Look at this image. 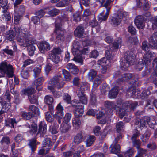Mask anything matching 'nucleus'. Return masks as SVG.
I'll list each match as a JSON object with an SVG mask.
<instances>
[{
    "label": "nucleus",
    "mask_w": 157,
    "mask_h": 157,
    "mask_svg": "<svg viewBox=\"0 0 157 157\" xmlns=\"http://www.w3.org/2000/svg\"><path fill=\"white\" fill-rule=\"evenodd\" d=\"M118 93V89L116 86L113 88L109 91V96L111 98H115Z\"/></svg>",
    "instance_id": "obj_24"
},
{
    "label": "nucleus",
    "mask_w": 157,
    "mask_h": 157,
    "mask_svg": "<svg viewBox=\"0 0 157 157\" xmlns=\"http://www.w3.org/2000/svg\"><path fill=\"white\" fill-rule=\"evenodd\" d=\"M36 140L35 139H32L30 140L29 144L33 151H35L36 149Z\"/></svg>",
    "instance_id": "obj_57"
},
{
    "label": "nucleus",
    "mask_w": 157,
    "mask_h": 157,
    "mask_svg": "<svg viewBox=\"0 0 157 157\" xmlns=\"http://www.w3.org/2000/svg\"><path fill=\"white\" fill-rule=\"evenodd\" d=\"M41 67L39 66V67H35L33 70V71L34 73V77L36 78L38 76L39 74L41 72Z\"/></svg>",
    "instance_id": "obj_59"
},
{
    "label": "nucleus",
    "mask_w": 157,
    "mask_h": 157,
    "mask_svg": "<svg viewBox=\"0 0 157 157\" xmlns=\"http://www.w3.org/2000/svg\"><path fill=\"white\" fill-rule=\"evenodd\" d=\"M6 73L9 78L13 75V70L12 65L7 64L6 62H3L0 64V77L4 76Z\"/></svg>",
    "instance_id": "obj_4"
},
{
    "label": "nucleus",
    "mask_w": 157,
    "mask_h": 157,
    "mask_svg": "<svg viewBox=\"0 0 157 157\" xmlns=\"http://www.w3.org/2000/svg\"><path fill=\"white\" fill-rule=\"evenodd\" d=\"M121 20L117 17H113L111 19V24L115 26H117L120 24Z\"/></svg>",
    "instance_id": "obj_42"
},
{
    "label": "nucleus",
    "mask_w": 157,
    "mask_h": 157,
    "mask_svg": "<svg viewBox=\"0 0 157 157\" xmlns=\"http://www.w3.org/2000/svg\"><path fill=\"white\" fill-rule=\"evenodd\" d=\"M97 71L94 69L90 70L87 74L88 79L90 80H93L97 76Z\"/></svg>",
    "instance_id": "obj_33"
},
{
    "label": "nucleus",
    "mask_w": 157,
    "mask_h": 157,
    "mask_svg": "<svg viewBox=\"0 0 157 157\" xmlns=\"http://www.w3.org/2000/svg\"><path fill=\"white\" fill-rule=\"evenodd\" d=\"M56 111L55 114L56 117L63 118L64 115L63 109L60 103H59L56 108Z\"/></svg>",
    "instance_id": "obj_18"
},
{
    "label": "nucleus",
    "mask_w": 157,
    "mask_h": 157,
    "mask_svg": "<svg viewBox=\"0 0 157 157\" xmlns=\"http://www.w3.org/2000/svg\"><path fill=\"white\" fill-rule=\"evenodd\" d=\"M39 48L40 52L44 53L45 51H48L50 50V46L48 42H44L40 43Z\"/></svg>",
    "instance_id": "obj_19"
},
{
    "label": "nucleus",
    "mask_w": 157,
    "mask_h": 157,
    "mask_svg": "<svg viewBox=\"0 0 157 157\" xmlns=\"http://www.w3.org/2000/svg\"><path fill=\"white\" fill-rule=\"evenodd\" d=\"M70 127L71 126L67 123L63 122L61 125V132L63 133H65L69 131Z\"/></svg>",
    "instance_id": "obj_26"
},
{
    "label": "nucleus",
    "mask_w": 157,
    "mask_h": 157,
    "mask_svg": "<svg viewBox=\"0 0 157 157\" xmlns=\"http://www.w3.org/2000/svg\"><path fill=\"white\" fill-rule=\"evenodd\" d=\"M45 12L44 10H40L35 12V14L40 18L42 17L44 15Z\"/></svg>",
    "instance_id": "obj_63"
},
{
    "label": "nucleus",
    "mask_w": 157,
    "mask_h": 157,
    "mask_svg": "<svg viewBox=\"0 0 157 157\" xmlns=\"http://www.w3.org/2000/svg\"><path fill=\"white\" fill-rule=\"evenodd\" d=\"M49 84L53 86H56L58 88L63 87L65 83L63 81V78L59 74L55 75L49 82Z\"/></svg>",
    "instance_id": "obj_5"
},
{
    "label": "nucleus",
    "mask_w": 157,
    "mask_h": 157,
    "mask_svg": "<svg viewBox=\"0 0 157 157\" xmlns=\"http://www.w3.org/2000/svg\"><path fill=\"white\" fill-rule=\"evenodd\" d=\"M133 149L130 148L125 152L124 155L125 157H132L133 155Z\"/></svg>",
    "instance_id": "obj_60"
},
{
    "label": "nucleus",
    "mask_w": 157,
    "mask_h": 157,
    "mask_svg": "<svg viewBox=\"0 0 157 157\" xmlns=\"http://www.w3.org/2000/svg\"><path fill=\"white\" fill-rule=\"evenodd\" d=\"M66 67L73 74H77L79 71V70L77 67L75 65L72 64L71 63L67 64Z\"/></svg>",
    "instance_id": "obj_21"
},
{
    "label": "nucleus",
    "mask_w": 157,
    "mask_h": 157,
    "mask_svg": "<svg viewBox=\"0 0 157 157\" xmlns=\"http://www.w3.org/2000/svg\"><path fill=\"white\" fill-rule=\"evenodd\" d=\"M53 109L52 106H49V110L50 111L47 112L45 113L46 119L49 122H51L53 121L54 117L52 115V110Z\"/></svg>",
    "instance_id": "obj_23"
},
{
    "label": "nucleus",
    "mask_w": 157,
    "mask_h": 157,
    "mask_svg": "<svg viewBox=\"0 0 157 157\" xmlns=\"http://www.w3.org/2000/svg\"><path fill=\"white\" fill-rule=\"evenodd\" d=\"M53 144V143L49 138H47L44 139L43 141V147L46 148V154L49 152Z\"/></svg>",
    "instance_id": "obj_13"
},
{
    "label": "nucleus",
    "mask_w": 157,
    "mask_h": 157,
    "mask_svg": "<svg viewBox=\"0 0 157 157\" xmlns=\"http://www.w3.org/2000/svg\"><path fill=\"white\" fill-rule=\"evenodd\" d=\"M102 76L98 75L94 78L93 85L92 90L96 91V88L101 83Z\"/></svg>",
    "instance_id": "obj_14"
},
{
    "label": "nucleus",
    "mask_w": 157,
    "mask_h": 157,
    "mask_svg": "<svg viewBox=\"0 0 157 157\" xmlns=\"http://www.w3.org/2000/svg\"><path fill=\"white\" fill-rule=\"evenodd\" d=\"M120 147L119 144L113 143L111 152L112 153L117 154L120 151Z\"/></svg>",
    "instance_id": "obj_37"
},
{
    "label": "nucleus",
    "mask_w": 157,
    "mask_h": 157,
    "mask_svg": "<svg viewBox=\"0 0 157 157\" xmlns=\"http://www.w3.org/2000/svg\"><path fill=\"white\" fill-rule=\"evenodd\" d=\"M28 99L31 103L34 104L37 102V97L34 94H32L31 95L29 96Z\"/></svg>",
    "instance_id": "obj_50"
},
{
    "label": "nucleus",
    "mask_w": 157,
    "mask_h": 157,
    "mask_svg": "<svg viewBox=\"0 0 157 157\" xmlns=\"http://www.w3.org/2000/svg\"><path fill=\"white\" fill-rule=\"evenodd\" d=\"M152 24V28L153 29H156L157 28V16L155 17L152 18L151 21Z\"/></svg>",
    "instance_id": "obj_64"
},
{
    "label": "nucleus",
    "mask_w": 157,
    "mask_h": 157,
    "mask_svg": "<svg viewBox=\"0 0 157 157\" xmlns=\"http://www.w3.org/2000/svg\"><path fill=\"white\" fill-rule=\"evenodd\" d=\"M96 92V90L94 91L92 90L90 97V102L92 105L95 104L97 102Z\"/></svg>",
    "instance_id": "obj_36"
},
{
    "label": "nucleus",
    "mask_w": 157,
    "mask_h": 157,
    "mask_svg": "<svg viewBox=\"0 0 157 157\" xmlns=\"http://www.w3.org/2000/svg\"><path fill=\"white\" fill-rule=\"evenodd\" d=\"M58 127V125H57L56 123H54L53 125L50 126L49 131L52 134H56L58 132L57 129Z\"/></svg>",
    "instance_id": "obj_32"
},
{
    "label": "nucleus",
    "mask_w": 157,
    "mask_h": 157,
    "mask_svg": "<svg viewBox=\"0 0 157 157\" xmlns=\"http://www.w3.org/2000/svg\"><path fill=\"white\" fill-rule=\"evenodd\" d=\"M2 108L0 111V115L5 113L7 112L11 106L10 103H6L5 102L2 104Z\"/></svg>",
    "instance_id": "obj_25"
},
{
    "label": "nucleus",
    "mask_w": 157,
    "mask_h": 157,
    "mask_svg": "<svg viewBox=\"0 0 157 157\" xmlns=\"http://www.w3.org/2000/svg\"><path fill=\"white\" fill-rule=\"evenodd\" d=\"M150 135V133L148 132L144 133L141 138L142 141L145 143H147L149 138Z\"/></svg>",
    "instance_id": "obj_58"
},
{
    "label": "nucleus",
    "mask_w": 157,
    "mask_h": 157,
    "mask_svg": "<svg viewBox=\"0 0 157 157\" xmlns=\"http://www.w3.org/2000/svg\"><path fill=\"white\" fill-rule=\"evenodd\" d=\"M10 140L8 137H4L2 138L0 143L2 145L7 147L8 145L10 143Z\"/></svg>",
    "instance_id": "obj_45"
},
{
    "label": "nucleus",
    "mask_w": 157,
    "mask_h": 157,
    "mask_svg": "<svg viewBox=\"0 0 157 157\" xmlns=\"http://www.w3.org/2000/svg\"><path fill=\"white\" fill-rule=\"evenodd\" d=\"M122 107L117 109V114L119 117L122 118L126 114V111L128 108V106H126V105H123Z\"/></svg>",
    "instance_id": "obj_15"
},
{
    "label": "nucleus",
    "mask_w": 157,
    "mask_h": 157,
    "mask_svg": "<svg viewBox=\"0 0 157 157\" xmlns=\"http://www.w3.org/2000/svg\"><path fill=\"white\" fill-rule=\"evenodd\" d=\"M21 115L26 120H29L33 117V114L32 113L22 112L21 113Z\"/></svg>",
    "instance_id": "obj_62"
},
{
    "label": "nucleus",
    "mask_w": 157,
    "mask_h": 157,
    "mask_svg": "<svg viewBox=\"0 0 157 157\" xmlns=\"http://www.w3.org/2000/svg\"><path fill=\"white\" fill-rule=\"evenodd\" d=\"M135 55L132 51H127L124 59L121 60L120 64L122 70H126L130 65H133L135 62Z\"/></svg>",
    "instance_id": "obj_2"
},
{
    "label": "nucleus",
    "mask_w": 157,
    "mask_h": 157,
    "mask_svg": "<svg viewBox=\"0 0 157 157\" xmlns=\"http://www.w3.org/2000/svg\"><path fill=\"white\" fill-rule=\"evenodd\" d=\"M44 80V79L42 77H40L36 79L33 83L34 85L36 86V89H37V87L41 84V83Z\"/></svg>",
    "instance_id": "obj_52"
},
{
    "label": "nucleus",
    "mask_w": 157,
    "mask_h": 157,
    "mask_svg": "<svg viewBox=\"0 0 157 157\" xmlns=\"http://www.w3.org/2000/svg\"><path fill=\"white\" fill-rule=\"evenodd\" d=\"M128 41L130 43L135 44L138 42V40L136 36H131L129 37Z\"/></svg>",
    "instance_id": "obj_54"
},
{
    "label": "nucleus",
    "mask_w": 157,
    "mask_h": 157,
    "mask_svg": "<svg viewBox=\"0 0 157 157\" xmlns=\"http://www.w3.org/2000/svg\"><path fill=\"white\" fill-rule=\"evenodd\" d=\"M48 59L52 60L56 63H57L59 61V58L56 54H49Z\"/></svg>",
    "instance_id": "obj_38"
},
{
    "label": "nucleus",
    "mask_w": 157,
    "mask_h": 157,
    "mask_svg": "<svg viewBox=\"0 0 157 157\" xmlns=\"http://www.w3.org/2000/svg\"><path fill=\"white\" fill-rule=\"evenodd\" d=\"M7 0H0V6L3 9V12H6L7 10Z\"/></svg>",
    "instance_id": "obj_40"
},
{
    "label": "nucleus",
    "mask_w": 157,
    "mask_h": 157,
    "mask_svg": "<svg viewBox=\"0 0 157 157\" xmlns=\"http://www.w3.org/2000/svg\"><path fill=\"white\" fill-rule=\"evenodd\" d=\"M59 12V10L56 8H54L50 10L48 12V14L52 17H54L58 15Z\"/></svg>",
    "instance_id": "obj_56"
},
{
    "label": "nucleus",
    "mask_w": 157,
    "mask_h": 157,
    "mask_svg": "<svg viewBox=\"0 0 157 157\" xmlns=\"http://www.w3.org/2000/svg\"><path fill=\"white\" fill-rule=\"evenodd\" d=\"M95 140V137L94 136H90L86 140V144L87 147L90 146Z\"/></svg>",
    "instance_id": "obj_39"
},
{
    "label": "nucleus",
    "mask_w": 157,
    "mask_h": 157,
    "mask_svg": "<svg viewBox=\"0 0 157 157\" xmlns=\"http://www.w3.org/2000/svg\"><path fill=\"white\" fill-rule=\"evenodd\" d=\"M79 79L78 77H75L73 80V83L74 85L77 86V89H78V87L81 84H82L85 87V89L86 88V86L82 82H79Z\"/></svg>",
    "instance_id": "obj_55"
},
{
    "label": "nucleus",
    "mask_w": 157,
    "mask_h": 157,
    "mask_svg": "<svg viewBox=\"0 0 157 157\" xmlns=\"http://www.w3.org/2000/svg\"><path fill=\"white\" fill-rule=\"evenodd\" d=\"M105 105L109 110V112L111 113L115 110V106L113 102L109 101H106Z\"/></svg>",
    "instance_id": "obj_28"
},
{
    "label": "nucleus",
    "mask_w": 157,
    "mask_h": 157,
    "mask_svg": "<svg viewBox=\"0 0 157 157\" xmlns=\"http://www.w3.org/2000/svg\"><path fill=\"white\" fill-rule=\"evenodd\" d=\"M35 46L33 44L29 45L28 48V50L29 55L32 56L34 54V52L35 50Z\"/></svg>",
    "instance_id": "obj_53"
},
{
    "label": "nucleus",
    "mask_w": 157,
    "mask_h": 157,
    "mask_svg": "<svg viewBox=\"0 0 157 157\" xmlns=\"http://www.w3.org/2000/svg\"><path fill=\"white\" fill-rule=\"evenodd\" d=\"M72 46V52L74 56L73 60L77 62L82 63V48L80 43L78 41H74Z\"/></svg>",
    "instance_id": "obj_3"
},
{
    "label": "nucleus",
    "mask_w": 157,
    "mask_h": 157,
    "mask_svg": "<svg viewBox=\"0 0 157 157\" xmlns=\"http://www.w3.org/2000/svg\"><path fill=\"white\" fill-rule=\"evenodd\" d=\"M104 115L102 112H99V113L97 115V118L99 120L98 122L100 124H102L105 122V119L102 120V118H103Z\"/></svg>",
    "instance_id": "obj_47"
},
{
    "label": "nucleus",
    "mask_w": 157,
    "mask_h": 157,
    "mask_svg": "<svg viewBox=\"0 0 157 157\" xmlns=\"http://www.w3.org/2000/svg\"><path fill=\"white\" fill-rule=\"evenodd\" d=\"M19 83L18 79L14 77V82L13 80H10L9 81L10 90L11 93L15 95L16 96L18 95V92L14 89L15 85H18Z\"/></svg>",
    "instance_id": "obj_12"
},
{
    "label": "nucleus",
    "mask_w": 157,
    "mask_h": 157,
    "mask_svg": "<svg viewBox=\"0 0 157 157\" xmlns=\"http://www.w3.org/2000/svg\"><path fill=\"white\" fill-rule=\"evenodd\" d=\"M35 91V90L34 88L29 87L22 90L23 94L27 95L28 97L29 96L31 95L32 94H34Z\"/></svg>",
    "instance_id": "obj_31"
},
{
    "label": "nucleus",
    "mask_w": 157,
    "mask_h": 157,
    "mask_svg": "<svg viewBox=\"0 0 157 157\" xmlns=\"http://www.w3.org/2000/svg\"><path fill=\"white\" fill-rule=\"evenodd\" d=\"M38 132L41 134H45L47 130V124L44 122H41L39 126Z\"/></svg>",
    "instance_id": "obj_22"
},
{
    "label": "nucleus",
    "mask_w": 157,
    "mask_h": 157,
    "mask_svg": "<svg viewBox=\"0 0 157 157\" xmlns=\"http://www.w3.org/2000/svg\"><path fill=\"white\" fill-rule=\"evenodd\" d=\"M84 28L82 25L77 26L74 31L75 35L78 37H82L84 36Z\"/></svg>",
    "instance_id": "obj_17"
},
{
    "label": "nucleus",
    "mask_w": 157,
    "mask_h": 157,
    "mask_svg": "<svg viewBox=\"0 0 157 157\" xmlns=\"http://www.w3.org/2000/svg\"><path fill=\"white\" fill-rule=\"evenodd\" d=\"M85 89L84 85L81 84L78 87V89H77L76 93L77 95L79 98V101L82 104H86L87 103V100L85 95L84 94L85 92Z\"/></svg>",
    "instance_id": "obj_6"
},
{
    "label": "nucleus",
    "mask_w": 157,
    "mask_h": 157,
    "mask_svg": "<svg viewBox=\"0 0 157 157\" xmlns=\"http://www.w3.org/2000/svg\"><path fill=\"white\" fill-rule=\"evenodd\" d=\"M76 110L74 111V114L75 116L77 117H82L84 111L83 110V106H80V107L76 109Z\"/></svg>",
    "instance_id": "obj_30"
},
{
    "label": "nucleus",
    "mask_w": 157,
    "mask_h": 157,
    "mask_svg": "<svg viewBox=\"0 0 157 157\" xmlns=\"http://www.w3.org/2000/svg\"><path fill=\"white\" fill-rule=\"evenodd\" d=\"M152 120H151L149 117H144L140 120H137L135 122L136 128H140L144 127L147 123L148 124H154L152 122Z\"/></svg>",
    "instance_id": "obj_8"
},
{
    "label": "nucleus",
    "mask_w": 157,
    "mask_h": 157,
    "mask_svg": "<svg viewBox=\"0 0 157 157\" xmlns=\"http://www.w3.org/2000/svg\"><path fill=\"white\" fill-rule=\"evenodd\" d=\"M139 91L136 89L133 84L131 85L127 90V95L135 98H139Z\"/></svg>",
    "instance_id": "obj_10"
},
{
    "label": "nucleus",
    "mask_w": 157,
    "mask_h": 157,
    "mask_svg": "<svg viewBox=\"0 0 157 157\" xmlns=\"http://www.w3.org/2000/svg\"><path fill=\"white\" fill-rule=\"evenodd\" d=\"M106 9V12L105 14L103 16L102 15L104 14L103 12H102L100 14V15L101 16V17H99V19H101L102 21H106L108 17L110 11V8H109L108 7H105Z\"/></svg>",
    "instance_id": "obj_46"
},
{
    "label": "nucleus",
    "mask_w": 157,
    "mask_h": 157,
    "mask_svg": "<svg viewBox=\"0 0 157 157\" xmlns=\"http://www.w3.org/2000/svg\"><path fill=\"white\" fill-rule=\"evenodd\" d=\"M150 94V92L149 90H144L140 94L141 98L142 99L147 98L148 96Z\"/></svg>",
    "instance_id": "obj_61"
},
{
    "label": "nucleus",
    "mask_w": 157,
    "mask_h": 157,
    "mask_svg": "<svg viewBox=\"0 0 157 157\" xmlns=\"http://www.w3.org/2000/svg\"><path fill=\"white\" fill-rule=\"evenodd\" d=\"M150 46L152 49H157V32L148 37Z\"/></svg>",
    "instance_id": "obj_11"
},
{
    "label": "nucleus",
    "mask_w": 157,
    "mask_h": 157,
    "mask_svg": "<svg viewBox=\"0 0 157 157\" xmlns=\"http://www.w3.org/2000/svg\"><path fill=\"white\" fill-rule=\"evenodd\" d=\"M17 122L14 118H9L6 121V125L10 127L11 128L14 127V124H16Z\"/></svg>",
    "instance_id": "obj_35"
},
{
    "label": "nucleus",
    "mask_w": 157,
    "mask_h": 157,
    "mask_svg": "<svg viewBox=\"0 0 157 157\" xmlns=\"http://www.w3.org/2000/svg\"><path fill=\"white\" fill-rule=\"evenodd\" d=\"M105 55L107 58L104 57L98 61V64L101 65H108L109 63V60L112 59L113 57L112 54V52L109 50H106L105 52Z\"/></svg>",
    "instance_id": "obj_9"
},
{
    "label": "nucleus",
    "mask_w": 157,
    "mask_h": 157,
    "mask_svg": "<svg viewBox=\"0 0 157 157\" xmlns=\"http://www.w3.org/2000/svg\"><path fill=\"white\" fill-rule=\"evenodd\" d=\"M61 21V19L58 18L56 21L55 30L54 32L56 33L55 42L57 44H61L64 40V30L62 28V24L60 23Z\"/></svg>",
    "instance_id": "obj_1"
},
{
    "label": "nucleus",
    "mask_w": 157,
    "mask_h": 157,
    "mask_svg": "<svg viewBox=\"0 0 157 157\" xmlns=\"http://www.w3.org/2000/svg\"><path fill=\"white\" fill-rule=\"evenodd\" d=\"M21 31V29L19 28L15 30H10L9 33L7 34L6 37L10 41H12L16 35H18L19 34Z\"/></svg>",
    "instance_id": "obj_16"
},
{
    "label": "nucleus",
    "mask_w": 157,
    "mask_h": 157,
    "mask_svg": "<svg viewBox=\"0 0 157 157\" xmlns=\"http://www.w3.org/2000/svg\"><path fill=\"white\" fill-rule=\"evenodd\" d=\"M62 73L64 76L65 79L67 81H69L71 80V76L67 71L65 69L62 70Z\"/></svg>",
    "instance_id": "obj_51"
},
{
    "label": "nucleus",
    "mask_w": 157,
    "mask_h": 157,
    "mask_svg": "<svg viewBox=\"0 0 157 157\" xmlns=\"http://www.w3.org/2000/svg\"><path fill=\"white\" fill-rule=\"evenodd\" d=\"M131 78L133 79L134 82L135 83L138 79V77L137 75L132 74L131 73L124 74L121 75V77L117 80L116 82L119 84L121 82L128 80Z\"/></svg>",
    "instance_id": "obj_7"
},
{
    "label": "nucleus",
    "mask_w": 157,
    "mask_h": 157,
    "mask_svg": "<svg viewBox=\"0 0 157 157\" xmlns=\"http://www.w3.org/2000/svg\"><path fill=\"white\" fill-rule=\"evenodd\" d=\"M83 136L82 132L79 133L74 137L73 142L75 144H78L82 141Z\"/></svg>",
    "instance_id": "obj_27"
},
{
    "label": "nucleus",
    "mask_w": 157,
    "mask_h": 157,
    "mask_svg": "<svg viewBox=\"0 0 157 157\" xmlns=\"http://www.w3.org/2000/svg\"><path fill=\"white\" fill-rule=\"evenodd\" d=\"M124 104L126 105V106H127L128 107V106H130L129 105L126 103H122L121 101V99H119L117 101L116 104H114L115 107V110L121 108L122 107V106Z\"/></svg>",
    "instance_id": "obj_43"
},
{
    "label": "nucleus",
    "mask_w": 157,
    "mask_h": 157,
    "mask_svg": "<svg viewBox=\"0 0 157 157\" xmlns=\"http://www.w3.org/2000/svg\"><path fill=\"white\" fill-rule=\"evenodd\" d=\"M152 57V54L148 51L146 54H144L143 59L145 64H148L151 61V58Z\"/></svg>",
    "instance_id": "obj_29"
},
{
    "label": "nucleus",
    "mask_w": 157,
    "mask_h": 157,
    "mask_svg": "<svg viewBox=\"0 0 157 157\" xmlns=\"http://www.w3.org/2000/svg\"><path fill=\"white\" fill-rule=\"evenodd\" d=\"M72 123L73 127L75 129H78L81 125V122L80 119L76 117L73 119Z\"/></svg>",
    "instance_id": "obj_34"
},
{
    "label": "nucleus",
    "mask_w": 157,
    "mask_h": 157,
    "mask_svg": "<svg viewBox=\"0 0 157 157\" xmlns=\"http://www.w3.org/2000/svg\"><path fill=\"white\" fill-rule=\"evenodd\" d=\"M137 27L139 29H142L144 26V19L142 16L137 17L134 21Z\"/></svg>",
    "instance_id": "obj_20"
},
{
    "label": "nucleus",
    "mask_w": 157,
    "mask_h": 157,
    "mask_svg": "<svg viewBox=\"0 0 157 157\" xmlns=\"http://www.w3.org/2000/svg\"><path fill=\"white\" fill-rule=\"evenodd\" d=\"M69 3L68 0H62L57 3L56 6L58 7H62L67 6Z\"/></svg>",
    "instance_id": "obj_49"
},
{
    "label": "nucleus",
    "mask_w": 157,
    "mask_h": 157,
    "mask_svg": "<svg viewBox=\"0 0 157 157\" xmlns=\"http://www.w3.org/2000/svg\"><path fill=\"white\" fill-rule=\"evenodd\" d=\"M29 111L34 113L37 115L40 114V111L39 109L34 105H30L29 108Z\"/></svg>",
    "instance_id": "obj_44"
},
{
    "label": "nucleus",
    "mask_w": 157,
    "mask_h": 157,
    "mask_svg": "<svg viewBox=\"0 0 157 157\" xmlns=\"http://www.w3.org/2000/svg\"><path fill=\"white\" fill-rule=\"evenodd\" d=\"M44 101L45 104L48 105H51L53 102L54 99L52 96L49 95H47L44 97Z\"/></svg>",
    "instance_id": "obj_41"
},
{
    "label": "nucleus",
    "mask_w": 157,
    "mask_h": 157,
    "mask_svg": "<svg viewBox=\"0 0 157 157\" xmlns=\"http://www.w3.org/2000/svg\"><path fill=\"white\" fill-rule=\"evenodd\" d=\"M126 14V13L122 9H120L117 12V15L116 16L121 20L123 17H124Z\"/></svg>",
    "instance_id": "obj_48"
}]
</instances>
